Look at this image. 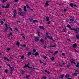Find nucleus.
I'll return each instance as SVG.
<instances>
[{
  "label": "nucleus",
  "mask_w": 79,
  "mask_h": 79,
  "mask_svg": "<svg viewBox=\"0 0 79 79\" xmlns=\"http://www.w3.org/2000/svg\"><path fill=\"white\" fill-rule=\"evenodd\" d=\"M6 50H8V51H10V48H7Z\"/></svg>",
  "instance_id": "42"
},
{
  "label": "nucleus",
  "mask_w": 79,
  "mask_h": 79,
  "mask_svg": "<svg viewBox=\"0 0 79 79\" xmlns=\"http://www.w3.org/2000/svg\"><path fill=\"white\" fill-rule=\"evenodd\" d=\"M20 15L21 16H24V12L21 11H20Z\"/></svg>",
  "instance_id": "7"
},
{
  "label": "nucleus",
  "mask_w": 79,
  "mask_h": 79,
  "mask_svg": "<svg viewBox=\"0 0 79 79\" xmlns=\"http://www.w3.org/2000/svg\"><path fill=\"white\" fill-rule=\"evenodd\" d=\"M73 76H77V73H74L73 74Z\"/></svg>",
  "instance_id": "25"
},
{
  "label": "nucleus",
  "mask_w": 79,
  "mask_h": 79,
  "mask_svg": "<svg viewBox=\"0 0 79 79\" xmlns=\"http://www.w3.org/2000/svg\"><path fill=\"white\" fill-rule=\"evenodd\" d=\"M43 64H44L43 65L44 66H45V65L46 64H47L46 63H44L43 62Z\"/></svg>",
  "instance_id": "53"
},
{
  "label": "nucleus",
  "mask_w": 79,
  "mask_h": 79,
  "mask_svg": "<svg viewBox=\"0 0 79 79\" xmlns=\"http://www.w3.org/2000/svg\"><path fill=\"white\" fill-rule=\"evenodd\" d=\"M40 34V32H39V31H38V34L39 36V37H40V34Z\"/></svg>",
  "instance_id": "46"
},
{
  "label": "nucleus",
  "mask_w": 79,
  "mask_h": 79,
  "mask_svg": "<svg viewBox=\"0 0 79 79\" xmlns=\"http://www.w3.org/2000/svg\"><path fill=\"white\" fill-rule=\"evenodd\" d=\"M14 29H15V31H18V28H15Z\"/></svg>",
  "instance_id": "45"
},
{
  "label": "nucleus",
  "mask_w": 79,
  "mask_h": 79,
  "mask_svg": "<svg viewBox=\"0 0 79 79\" xmlns=\"http://www.w3.org/2000/svg\"><path fill=\"white\" fill-rule=\"evenodd\" d=\"M14 13H15V14H16V13H17V11H16V10H14Z\"/></svg>",
  "instance_id": "47"
},
{
  "label": "nucleus",
  "mask_w": 79,
  "mask_h": 79,
  "mask_svg": "<svg viewBox=\"0 0 79 79\" xmlns=\"http://www.w3.org/2000/svg\"><path fill=\"white\" fill-rule=\"evenodd\" d=\"M3 58L5 60H6V61H10V60L8 59V58H7V57H4Z\"/></svg>",
  "instance_id": "4"
},
{
  "label": "nucleus",
  "mask_w": 79,
  "mask_h": 79,
  "mask_svg": "<svg viewBox=\"0 0 79 79\" xmlns=\"http://www.w3.org/2000/svg\"><path fill=\"white\" fill-rule=\"evenodd\" d=\"M0 23L2 24V25L3 24V23H4V22H3V21H0Z\"/></svg>",
  "instance_id": "30"
},
{
  "label": "nucleus",
  "mask_w": 79,
  "mask_h": 79,
  "mask_svg": "<svg viewBox=\"0 0 79 79\" xmlns=\"http://www.w3.org/2000/svg\"><path fill=\"white\" fill-rule=\"evenodd\" d=\"M72 60H73V61H71V60H70V62H71V63H74V64H76V63L74 62V61H74V60L73 59H72Z\"/></svg>",
  "instance_id": "20"
},
{
  "label": "nucleus",
  "mask_w": 79,
  "mask_h": 79,
  "mask_svg": "<svg viewBox=\"0 0 79 79\" xmlns=\"http://www.w3.org/2000/svg\"><path fill=\"white\" fill-rule=\"evenodd\" d=\"M4 73H8V70H7V69L5 70L4 71Z\"/></svg>",
  "instance_id": "40"
},
{
  "label": "nucleus",
  "mask_w": 79,
  "mask_h": 79,
  "mask_svg": "<svg viewBox=\"0 0 79 79\" xmlns=\"http://www.w3.org/2000/svg\"><path fill=\"white\" fill-rule=\"evenodd\" d=\"M40 63H44V62H42V60H40Z\"/></svg>",
  "instance_id": "49"
},
{
  "label": "nucleus",
  "mask_w": 79,
  "mask_h": 79,
  "mask_svg": "<svg viewBox=\"0 0 79 79\" xmlns=\"http://www.w3.org/2000/svg\"><path fill=\"white\" fill-rule=\"evenodd\" d=\"M32 20H33V18H30V22H32Z\"/></svg>",
  "instance_id": "26"
},
{
  "label": "nucleus",
  "mask_w": 79,
  "mask_h": 79,
  "mask_svg": "<svg viewBox=\"0 0 79 79\" xmlns=\"http://www.w3.org/2000/svg\"><path fill=\"white\" fill-rule=\"evenodd\" d=\"M50 39H51V40H53V37L51 36V38H50Z\"/></svg>",
  "instance_id": "55"
},
{
  "label": "nucleus",
  "mask_w": 79,
  "mask_h": 79,
  "mask_svg": "<svg viewBox=\"0 0 79 79\" xmlns=\"http://www.w3.org/2000/svg\"><path fill=\"white\" fill-rule=\"evenodd\" d=\"M69 74H66L65 76V78H68V79L69 78Z\"/></svg>",
  "instance_id": "14"
},
{
  "label": "nucleus",
  "mask_w": 79,
  "mask_h": 79,
  "mask_svg": "<svg viewBox=\"0 0 79 79\" xmlns=\"http://www.w3.org/2000/svg\"><path fill=\"white\" fill-rule=\"evenodd\" d=\"M48 47H56V45H50V46H48Z\"/></svg>",
  "instance_id": "18"
},
{
  "label": "nucleus",
  "mask_w": 79,
  "mask_h": 79,
  "mask_svg": "<svg viewBox=\"0 0 79 79\" xmlns=\"http://www.w3.org/2000/svg\"><path fill=\"white\" fill-rule=\"evenodd\" d=\"M72 18V19H70V21H71L72 22H73V21H74V19H73V18Z\"/></svg>",
  "instance_id": "39"
},
{
  "label": "nucleus",
  "mask_w": 79,
  "mask_h": 79,
  "mask_svg": "<svg viewBox=\"0 0 79 79\" xmlns=\"http://www.w3.org/2000/svg\"><path fill=\"white\" fill-rule=\"evenodd\" d=\"M46 21H49L50 19H49V17H46Z\"/></svg>",
  "instance_id": "13"
},
{
  "label": "nucleus",
  "mask_w": 79,
  "mask_h": 79,
  "mask_svg": "<svg viewBox=\"0 0 79 79\" xmlns=\"http://www.w3.org/2000/svg\"><path fill=\"white\" fill-rule=\"evenodd\" d=\"M22 37L24 39H26V38H25V36H23Z\"/></svg>",
  "instance_id": "61"
},
{
  "label": "nucleus",
  "mask_w": 79,
  "mask_h": 79,
  "mask_svg": "<svg viewBox=\"0 0 79 79\" xmlns=\"http://www.w3.org/2000/svg\"><path fill=\"white\" fill-rule=\"evenodd\" d=\"M26 6L27 8H29V9H31V7H30L29 6H28L27 5H26Z\"/></svg>",
  "instance_id": "35"
},
{
  "label": "nucleus",
  "mask_w": 79,
  "mask_h": 79,
  "mask_svg": "<svg viewBox=\"0 0 79 79\" xmlns=\"http://www.w3.org/2000/svg\"><path fill=\"white\" fill-rule=\"evenodd\" d=\"M33 52H36V50H35V49H34L33 50Z\"/></svg>",
  "instance_id": "54"
},
{
  "label": "nucleus",
  "mask_w": 79,
  "mask_h": 79,
  "mask_svg": "<svg viewBox=\"0 0 79 79\" xmlns=\"http://www.w3.org/2000/svg\"><path fill=\"white\" fill-rule=\"evenodd\" d=\"M49 6V4L47 3H45V6Z\"/></svg>",
  "instance_id": "37"
},
{
  "label": "nucleus",
  "mask_w": 79,
  "mask_h": 79,
  "mask_svg": "<svg viewBox=\"0 0 79 79\" xmlns=\"http://www.w3.org/2000/svg\"><path fill=\"white\" fill-rule=\"evenodd\" d=\"M77 47V44L76 43L74 44L73 45V48H76Z\"/></svg>",
  "instance_id": "16"
},
{
  "label": "nucleus",
  "mask_w": 79,
  "mask_h": 79,
  "mask_svg": "<svg viewBox=\"0 0 79 79\" xmlns=\"http://www.w3.org/2000/svg\"><path fill=\"white\" fill-rule=\"evenodd\" d=\"M10 7V4H7L6 5V8H8Z\"/></svg>",
  "instance_id": "22"
},
{
  "label": "nucleus",
  "mask_w": 79,
  "mask_h": 79,
  "mask_svg": "<svg viewBox=\"0 0 79 79\" xmlns=\"http://www.w3.org/2000/svg\"><path fill=\"white\" fill-rule=\"evenodd\" d=\"M29 64H30V63H29V62L27 64H25V65L23 67V68H29V69H31L32 70L35 69V68H34L31 67H30V66H29Z\"/></svg>",
  "instance_id": "1"
},
{
  "label": "nucleus",
  "mask_w": 79,
  "mask_h": 79,
  "mask_svg": "<svg viewBox=\"0 0 79 79\" xmlns=\"http://www.w3.org/2000/svg\"><path fill=\"white\" fill-rule=\"evenodd\" d=\"M9 29L10 30V31H13V29H12V28L11 27H9Z\"/></svg>",
  "instance_id": "41"
},
{
  "label": "nucleus",
  "mask_w": 79,
  "mask_h": 79,
  "mask_svg": "<svg viewBox=\"0 0 79 79\" xmlns=\"http://www.w3.org/2000/svg\"><path fill=\"white\" fill-rule=\"evenodd\" d=\"M7 65L9 66V68H10L11 67V65H10V64H7Z\"/></svg>",
  "instance_id": "52"
},
{
  "label": "nucleus",
  "mask_w": 79,
  "mask_h": 79,
  "mask_svg": "<svg viewBox=\"0 0 79 79\" xmlns=\"http://www.w3.org/2000/svg\"><path fill=\"white\" fill-rule=\"evenodd\" d=\"M48 52L49 53H52V54H53V52H52L51 50H48Z\"/></svg>",
  "instance_id": "36"
},
{
  "label": "nucleus",
  "mask_w": 79,
  "mask_h": 79,
  "mask_svg": "<svg viewBox=\"0 0 79 79\" xmlns=\"http://www.w3.org/2000/svg\"><path fill=\"white\" fill-rule=\"evenodd\" d=\"M8 30V27H6L4 30L5 32H7V31Z\"/></svg>",
  "instance_id": "19"
},
{
  "label": "nucleus",
  "mask_w": 79,
  "mask_h": 79,
  "mask_svg": "<svg viewBox=\"0 0 79 79\" xmlns=\"http://www.w3.org/2000/svg\"><path fill=\"white\" fill-rule=\"evenodd\" d=\"M58 53V51H56L54 53H53V55H54V56H55V55H56V53Z\"/></svg>",
  "instance_id": "11"
},
{
  "label": "nucleus",
  "mask_w": 79,
  "mask_h": 79,
  "mask_svg": "<svg viewBox=\"0 0 79 79\" xmlns=\"http://www.w3.org/2000/svg\"><path fill=\"white\" fill-rule=\"evenodd\" d=\"M35 22H37L38 23V22H39V21L37 20H35L33 21V23L34 24Z\"/></svg>",
  "instance_id": "15"
},
{
  "label": "nucleus",
  "mask_w": 79,
  "mask_h": 79,
  "mask_svg": "<svg viewBox=\"0 0 79 79\" xmlns=\"http://www.w3.org/2000/svg\"><path fill=\"white\" fill-rule=\"evenodd\" d=\"M43 79H46V77H43Z\"/></svg>",
  "instance_id": "64"
},
{
  "label": "nucleus",
  "mask_w": 79,
  "mask_h": 79,
  "mask_svg": "<svg viewBox=\"0 0 79 79\" xmlns=\"http://www.w3.org/2000/svg\"><path fill=\"white\" fill-rule=\"evenodd\" d=\"M2 8H6V6H2Z\"/></svg>",
  "instance_id": "43"
},
{
  "label": "nucleus",
  "mask_w": 79,
  "mask_h": 79,
  "mask_svg": "<svg viewBox=\"0 0 79 79\" xmlns=\"http://www.w3.org/2000/svg\"><path fill=\"white\" fill-rule=\"evenodd\" d=\"M21 47H26V44H24L23 45H22V44H20Z\"/></svg>",
  "instance_id": "27"
},
{
  "label": "nucleus",
  "mask_w": 79,
  "mask_h": 79,
  "mask_svg": "<svg viewBox=\"0 0 79 79\" xmlns=\"http://www.w3.org/2000/svg\"><path fill=\"white\" fill-rule=\"evenodd\" d=\"M24 58V56H21V59H23Z\"/></svg>",
  "instance_id": "48"
},
{
  "label": "nucleus",
  "mask_w": 79,
  "mask_h": 79,
  "mask_svg": "<svg viewBox=\"0 0 79 79\" xmlns=\"http://www.w3.org/2000/svg\"><path fill=\"white\" fill-rule=\"evenodd\" d=\"M64 74H63V75H61L59 77L60 78V79H63V77H64Z\"/></svg>",
  "instance_id": "6"
},
{
  "label": "nucleus",
  "mask_w": 79,
  "mask_h": 79,
  "mask_svg": "<svg viewBox=\"0 0 79 79\" xmlns=\"http://www.w3.org/2000/svg\"><path fill=\"white\" fill-rule=\"evenodd\" d=\"M63 29L64 31H63V32H66V28L64 27L63 28Z\"/></svg>",
  "instance_id": "28"
},
{
  "label": "nucleus",
  "mask_w": 79,
  "mask_h": 79,
  "mask_svg": "<svg viewBox=\"0 0 79 79\" xmlns=\"http://www.w3.org/2000/svg\"><path fill=\"white\" fill-rule=\"evenodd\" d=\"M35 42H38L40 40V39H39V37L35 36Z\"/></svg>",
  "instance_id": "3"
},
{
  "label": "nucleus",
  "mask_w": 79,
  "mask_h": 79,
  "mask_svg": "<svg viewBox=\"0 0 79 79\" xmlns=\"http://www.w3.org/2000/svg\"><path fill=\"white\" fill-rule=\"evenodd\" d=\"M13 16L14 18H15V17H16V14L14 13V15Z\"/></svg>",
  "instance_id": "44"
},
{
  "label": "nucleus",
  "mask_w": 79,
  "mask_h": 79,
  "mask_svg": "<svg viewBox=\"0 0 79 79\" xmlns=\"http://www.w3.org/2000/svg\"><path fill=\"white\" fill-rule=\"evenodd\" d=\"M69 5L72 7V8H73V6L74 5V4L73 3H70L69 4Z\"/></svg>",
  "instance_id": "9"
},
{
  "label": "nucleus",
  "mask_w": 79,
  "mask_h": 79,
  "mask_svg": "<svg viewBox=\"0 0 79 79\" xmlns=\"http://www.w3.org/2000/svg\"><path fill=\"white\" fill-rule=\"evenodd\" d=\"M67 27H68L69 29H70L71 28V25L69 24L67 25Z\"/></svg>",
  "instance_id": "17"
},
{
  "label": "nucleus",
  "mask_w": 79,
  "mask_h": 79,
  "mask_svg": "<svg viewBox=\"0 0 79 79\" xmlns=\"http://www.w3.org/2000/svg\"><path fill=\"white\" fill-rule=\"evenodd\" d=\"M16 44L18 47H19V44H20V43H19V42L17 41L16 43Z\"/></svg>",
  "instance_id": "23"
},
{
  "label": "nucleus",
  "mask_w": 79,
  "mask_h": 79,
  "mask_svg": "<svg viewBox=\"0 0 79 79\" xmlns=\"http://www.w3.org/2000/svg\"><path fill=\"white\" fill-rule=\"evenodd\" d=\"M31 55V52H29L28 53V56H30Z\"/></svg>",
  "instance_id": "29"
},
{
  "label": "nucleus",
  "mask_w": 79,
  "mask_h": 79,
  "mask_svg": "<svg viewBox=\"0 0 79 79\" xmlns=\"http://www.w3.org/2000/svg\"><path fill=\"white\" fill-rule=\"evenodd\" d=\"M24 73H25V71H24V70L22 71L21 72V74L23 75V74H24Z\"/></svg>",
  "instance_id": "24"
},
{
  "label": "nucleus",
  "mask_w": 79,
  "mask_h": 79,
  "mask_svg": "<svg viewBox=\"0 0 79 79\" xmlns=\"http://www.w3.org/2000/svg\"><path fill=\"white\" fill-rule=\"evenodd\" d=\"M5 26L6 27H8V24L7 23H5Z\"/></svg>",
  "instance_id": "38"
},
{
  "label": "nucleus",
  "mask_w": 79,
  "mask_h": 79,
  "mask_svg": "<svg viewBox=\"0 0 79 79\" xmlns=\"http://www.w3.org/2000/svg\"><path fill=\"white\" fill-rule=\"evenodd\" d=\"M39 28L41 29H43V30H45V28H44V27H42L41 26H39Z\"/></svg>",
  "instance_id": "5"
},
{
  "label": "nucleus",
  "mask_w": 79,
  "mask_h": 79,
  "mask_svg": "<svg viewBox=\"0 0 79 79\" xmlns=\"http://www.w3.org/2000/svg\"><path fill=\"white\" fill-rule=\"evenodd\" d=\"M76 37L77 39H79V35H76Z\"/></svg>",
  "instance_id": "31"
},
{
  "label": "nucleus",
  "mask_w": 79,
  "mask_h": 79,
  "mask_svg": "<svg viewBox=\"0 0 79 79\" xmlns=\"http://www.w3.org/2000/svg\"><path fill=\"white\" fill-rule=\"evenodd\" d=\"M76 66L77 68H79V62L77 63Z\"/></svg>",
  "instance_id": "21"
},
{
  "label": "nucleus",
  "mask_w": 79,
  "mask_h": 79,
  "mask_svg": "<svg viewBox=\"0 0 79 79\" xmlns=\"http://www.w3.org/2000/svg\"><path fill=\"white\" fill-rule=\"evenodd\" d=\"M47 37H48V39H50V37H51V36H50L49 35H48V36H47Z\"/></svg>",
  "instance_id": "51"
},
{
  "label": "nucleus",
  "mask_w": 79,
  "mask_h": 79,
  "mask_svg": "<svg viewBox=\"0 0 79 79\" xmlns=\"http://www.w3.org/2000/svg\"><path fill=\"white\" fill-rule=\"evenodd\" d=\"M49 2L50 3H53V1H49Z\"/></svg>",
  "instance_id": "59"
},
{
  "label": "nucleus",
  "mask_w": 79,
  "mask_h": 79,
  "mask_svg": "<svg viewBox=\"0 0 79 79\" xmlns=\"http://www.w3.org/2000/svg\"><path fill=\"white\" fill-rule=\"evenodd\" d=\"M29 77V75L26 76V78H28V77Z\"/></svg>",
  "instance_id": "60"
},
{
  "label": "nucleus",
  "mask_w": 79,
  "mask_h": 79,
  "mask_svg": "<svg viewBox=\"0 0 79 79\" xmlns=\"http://www.w3.org/2000/svg\"><path fill=\"white\" fill-rule=\"evenodd\" d=\"M48 34H49V33L48 32H46V36H48Z\"/></svg>",
  "instance_id": "33"
},
{
  "label": "nucleus",
  "mask_w": 79,
  "mask_h": 79,
  "mask_svg": "<svg viewBox=\"0 0 79 79\" xmlns=\"http://www.w3.org/2000/svg\"><path fill=\"white\" fill-rule=\"evenodd\" d=\"M29 48H28V47H27L26 48V50H29Z\"/></svg>",
  "instance_id": "58"
},
{
  "label": "nucleus",
  "mask_w": 79,
  "mask_h": 79,
  "mask_svg": "<svg viewBox=\"0 0 79 79\" xmlns=\"http://www.w3.org/2000/svg\"><path fill=\"white\" fill-rule=\"evenodd\" d=\"M79 70H75V72H76V73H78V72H79Z\"/></svg>",
  "instance_id": "57"
},
{
  "label": "nucleus",
  "mask_w": 79,
  "mask_h": 79,
  "mask_svg": "<svg viewBox=\"0 0 79 79\" xmlns=\"http://www.w3.org/2000/svg\"><path fill=\"white\" fill-rule=\"evenodd\" d=\"M73 6H75V7H77V6L76 4H73Z\"/></svg>",
  "instance_id": "56"
},
{
  "label": "nucleus",
  "mask_w": 79,
  "mask_h": 79,
  "mask_svg": "<svg viewBox=\"0 0 79 79\" xmlns=\"http://www.w3.org/2000/svg\"><path fill=\"white\" fill-rule=\"evenodd\" d=\"M51 60L52 61L54 60H55V57H52V58H51Z\"/></svg>",
  "instance_id": "34"
},
{
  "label": "nucleus",
  "mask_w": 79,
  "mask_h": 79,
  "mask_svg": "<svg viewBox=\"0 0 79 79\" xmlns=\"http://www.w3.org/2000/svg\"><path fill=\"white\" fill-rule=\"evenodd\" d=\"M9 35H10H10H13V33H10V34H9Z\"/></svg>",
  "instance_id": "50"
},
{
  "label": "nucleus",
  "mask_w": 79,
  "mask_h": 79,
  "mask_svg": "<svg viewBox=\"0 0 79 79\" xmlns=\"http://www.w3.org/2000/svg\"><path fill=\"white\" fill-rule=\"evenodd\" d=\"M67 40H69V42H71V40H70V39H67Z\"/></svg>",
  "instance_id": "62"
},
{
  "label": "nucleus",
  "mask_w": 79,
  "mask_h": 79,
  "mask_svg": "<svg viewBox=\"0 0 79 79\" xmlns=\"http://www.w3.org/2000/svg\"><path fill=\"white\" fill-rule=\"evenodd\" d=\"M2 19L4 20V21H6V19H5L3 18Z\"/></svg>",
  "instance_id": "63"
},
{
  "label": "nucleus",
  "mask_w": 79,
  "mask_h": 79,
  "mask_svg": "<svg viewBox=\"0 0 79 79\" xmlns=\"http://www.w3.org/2000/svg\"><path fill=\"white\" fill-rule=\"evenodd\" d=\"M35 56H37V55H39V52H36L35 53Z\"/></svg>",
  "instance_id": "10"
},
{
  "label": "nucleus",
  "mask_w": 79,
  "mask_h": 79,
  "mask_svg": "<svg viewBox=\"0 0 79 79\" xmlns=\"http://www.w3.org/2000/svg\"><path fill=\"white\" fill-rule=\"evenodd\" d=\"M40 41L42 42L43 44H44V40L42 39H41Z\"/></svg>",
  "instance_id": "12"
},
{
  "label": "nucleus",
  "mask_w": 79,
  "mask_h": 79,
  "mask_svg": "<svg viewBox=\"0 0 79 79\" xmlns=\"http://www.w3.org/2000/svg\"><path fill=\"white\" fill-rule=\"evenodd\" d=\"M70 29L71 30V31H76V32H78V31L77 30H78V32H79V28H77L76 29H74L73 28H70Z\"/></svg>",
  "instance_id": "2"
},
{
  "label": "nucleus",
  "mask_w": 79,
  "mask_h": 79,
  "mask_svg": "<svg viewBox=\"0 0 79 79\" xmlns=\"http://www.w3.org/2000/svg\"><path fill=\"white\" fill-rule=\"evenodd\" d=\"M6 1H8V0H3L2 1V3H4V2H6Z\"/></svg>",
  "instance_id": "32"
},
{
  "label": "nucleus",
  "mask_w": 79,
  "mask_h": 79,
  "mask_svg": "<svg viewBox=\"0 0 79 79\" xmlns=\"http://www.w3.org/2000/svg\"><path fill=\"white\" fill-rule=\"evenodd\" d=\"M23 10H24V11H25V12H27V10H26V6H24V7H23Z\"/></svg>",
  "instance_id": "8"
}]
</instances>
